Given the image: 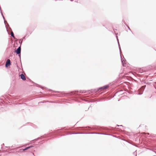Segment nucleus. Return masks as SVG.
I'll return each mask as SVG.
<instances>
[{
  "mask_svg": "<svg viewBox=\"0 0 156 156\" xmlns=\"http://www.w3.org/2000/svg\"><path fill=\"white\" fill-rule=\"evenodd\" d=\"M10 65V61L9 59H7L6 61V64H5V66L6 67H8V66H9Z\"/></svg>",
  "mask_w": 156,
  "mask_h": 156,
  "instance_id": "obj_1",
  "label": "nucleus"
},
{
  "mask_svg": "<svg viewBox=\"0 0 156 156\" xmlns=\"http://www.w3.org/2000/svg\"><path fill=\"white\" fill-rule=\"evenodd\" d=\"M21 48L20 47H19L17 49V50L16 51V52L18 54H20L21 52Z\"/></svg>",
  "mask_w": 156,
  "mask_h": 156,
  "instance_id": "obj_2",
  "label": "nucleus"
},
{
  "mask_svg": "<svg viewBox=\"0 0 156 156\" xmlns=\"http://www.w3.org/2000/svg\"><path fill=\"white\" fill-rule=\"evenodd\" d=\"M20 77L23 80H26V78L24 75L23 74H21L20 76Z\"/></svg>",
  "mask_w": 156,
  "mask_h": 156,
  "instance_id": "obj_3",
  "label": "nucleus"
},
{
  "mask_svg": "<svg viewBox=\"0 0 156 156\" xmlns=\"http://www.w3.org/2000/svg\"><path fill=\"white\" fill-rule=\"evenodd\" d=\"M108 87V85H105L104 87H101L100 89H102L103 90H105L107 89Z\"/></svg>",
  "mask_w": 156,
  "mask_h": 156,
  "instance_id": "obj_4",
  "label": "nucleus"
},
{
  "mask_svg": "<svg viewBox=\"0 0 156 156\" xmlns=\"http://www.w3.org/2000/svg\"><path fill=\"white\" fill-rule=\"evenodd\" d=\"M33 147V146H29V147H26V148H25V149H22V150H23V151H25V150H27V149H28L30 148H31V147Z\"/></svg>",
  "mask_w": 156,
  "mask_h": 156,
  "instance_id": "obj_5",
  "label": "nucleus"
},
{
  "mask_svg": "<svg viewBox=\"0 0 156 156\" xmlns=\"http://www.w3.org/2000/svg\"><path fill=\"white\" fill-rule=\"evenodd\" d=\"M11 36H12L13 37H14V34L12 32H11Z\"/></svg>",
  "mask_w": 156,
  "mask_h": 156,
  "instance_id": "obj_6",
  "label": "nucleus"
},
{
  "mask_svg": "<svg viewBox=\"0 0 156 156\" xmlns=\"http://www.w3.org/2000/svg\"><path fill=\"white\" fill-rule=\"evenodd\" d=\"M73 0H71V1H72Z\"/></svg>",
  "mask_w": 156,
  "mask_h": 156,
  "instance_id": "obj_7",
  "label": "nucleus"
}]
</instances>
